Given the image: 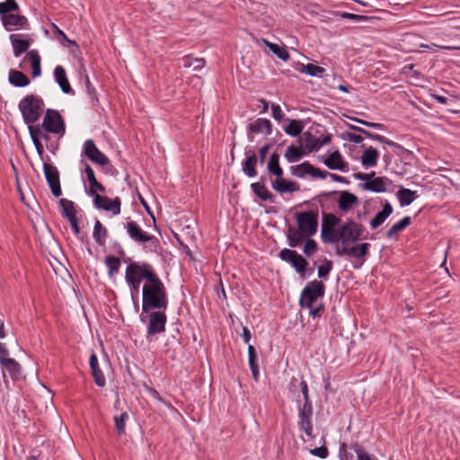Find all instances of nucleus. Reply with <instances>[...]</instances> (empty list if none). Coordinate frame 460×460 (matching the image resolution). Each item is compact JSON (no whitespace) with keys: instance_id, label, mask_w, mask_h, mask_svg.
<instances>
[{"instance_id":"nucleus-1","label":"nucleus","mask_w":460,"mask_h":460,"mask_svg":"<svg viewBox=\"0 0 460 460\" xmlns=\"http://www.w3.org/2000/svg\"><path fill=\"white\" fill-rule=\"evenodd\" d=\"M148 281L142 288V311L148 314L153 310H164L168 307V296L164 284L153 270L147 275Z\"/></svg>"},{"instance_id":"nucleus-2","label":"nucleus","mask_w":460,"mask_h":460,"mask_svg":"<svg viewBox=\"0 0 460 460\" xmlns=\"http://www.w3.org/2000/svg\"><path fill=\"white\" fill-rule=\"evenodd\" d=\"M324 293L325 286L319 280L309 282L301 292L299 304L302 308L309 310V314L313 318L320 317L323 312V303H318L317 300L323 297Z\"/></svg>"},{"instance_id":"nucleus-3","label":"nucleus","mask_w":460,"mask_h":460,"mask_svg":"<svg viewBox=\"0 0 460 460\" xmlns=\"http://www.w3.org/2000/svg\"><path fill=\"white\" fill-rule=\"evenodd\" d=\"M153 267L147 262H130L125 271V280L131 292H139L142 280L148 281L147 275L152 273Z\"/></svg>"},{"instance_id":"nucleus-4","label":"nucleus","mask_w":460,"mask_h":460,"mask_svg":"<svg viewBox=\"0 0 460 460\" xmlns=\"http://www.w3.org/2000/svg\"><path fill=\"white\" fill-rule=\"evenodd\" d=\"M18 107L24 122L26 124H34L41 116L44 102L38 95L28 94L20 101Z\"/></svg>"},{"instance_id":"nucleus-5","label":"nucleus","mask_w":460,"mask_h":460,"mask_svg":"<svg viewBox=\"0 0 460 460\" xmlns=\"http://www.w3.org/2000/svg\"><path fill=\"white\" fill-rule=\"evenodd\" d=\"M365 232L363 225L357 223L353 219L347 221L338 226V238L340 245H348L355 243L362 238Z\"/></svg>"},{"instance_id":"nucleus-6","label":"nucleus","mask_w":460,"mask_h":460,"mask_svg":"<svg viewBox=\"0 0 460 460\" xmlns=\"http://www.w3.org/2000/svg\"><path fill=\"white\" fill-rule=\"evenodd\" d=\"M318 216L317 210L303 211L296 214L297 226L305 235L312 236L316 234Z\"/></svg>"},{"instance_id":"nucleus-7","label":"nucleus","mask_w":460,"mask_h":460,"mask_svg":"<svg viewBox=\"0 0 460 460\" xmlns=\"http://www.w3.org/2000/svg\"><path fill=\"white\" fill-rule=\"evenodd\" d=\"M45 131L63 136L65 134V122L58 111L48 109L42 121Z\"/></svg>"},{"instance_id":"nucleus-8","label":"nucleus","mask_w":460,"mask_h":460,"mask_svg":"<svg viewBox=\"0 0 460 460\" xmlns=\"http://www.w3.org/2000/svg\"><path fill=\"white\" fill-rule=\"evenodd\" d=\"M124 227L129 237L136 243H144L149 242L158 243L159 242L155 236L143 231L135 221H128Z\"/></svg>"},{"instance_id":"nucleus-9","label":"nucleus","mask_w":460,"mask_h":460,"mask_svg":"<svg viewBox=\"0 0 460 460\" xmlns=\"http://www.w3.org/2000/svg\"><path fill=\"white\" fill-rule=\"evenodd\" d=\"M279 257L282 261L289 262L301 274H304L308 265L307 261L302 255L288 248L282 249L279 253Z\"/></svg>"},{"instance_id":"nucleus-10","label":"nucleus","mask_w":460,"mask_h":460,"mask_svg":"<svg viewBox=\"0 0 460 460\" xmlns=\"http://www.w3.org/2000/svg\"><path fill=\"white\" fill-rule=\"evenodd\" d=\"M43 171L51 193L55 197H60L62 190L60 186L59 172L53 164L44 163Z\"/></svg>"},{"instance_id":"nucleus-11","label":"nucleus","mask_w":460,"mask_h":460,"mask_svg":"<svg viewBox=\"0 0 460 460\" xmlns=\"http://www.w3.org/2000/svg\"><path fill=\"white\" fill-rule=\"evenodd\" d=\"M370 243H362L351 247L337 245L335 252L339 256H349L358 260L364 259L369 252Z\"/></svg>"},{"instance_id":"nucleus-12","label":"nucleus","mask_w":460,"mask_h":460,"mask_svg":"<svg viewBox=\"0 0 460 460\" xmlns=\"http://www.w3.org/2000/svg\"><path fill=\"white\" fill-rule=\"evenodd\" d=\"M164 310L149 312V323L147 325V334L155 335L161 333L165 330L167 316Z\"/></svg>"},{"instance_id":"nucleus-13","label":"nucleus","mask_w":460,"mask_h":460,"mask_svg":"<svg viewBox=\"0 0 460 460\" xmlns=\"http://www.w3.org/2000/svg\"><path fill=\"white\" fill-rule=\"evenodd\" d=\"M84 155L87 156L93 163L102 166H105L110 163L109 158L98 149L93 140L92 139H88L84 142Z\"/></svg>"},{"instance_id":"nucleus-14","label":"nucleus","mask_w":460,"mask_h":460,"mask_svg":"<svg viewBox=\"0 0 460 460\" xmlns=\"http://www.w3.org/2000/svg\"><path fill=\"white\" fill-rule=\"evenodd\" d=\"M93 204L97 208L110 211L115 216L120 213L121 200L119 197L111 199L107 196L95 195Z\"/></svg>"},{"instance_id":"nucleus-15","label":"nucleus","mask_w":460,"mask_h":460,"mask_svg":"<svg viewBox=\"0 0 460 460\" xmlns=\"http://www.w3.org/2000/svg\"><path fill=\"white\" fill-rule=\"evenodd\" d=\"M1 21L8 31L29 28V21L24 15L9 13L1 17Z\"/></svg>"},{"instance_id":"nucleus-16","label":"nucleus","mask_w":460,"mask_h":460,"mask_svg":"<svg viewBox=\"0 0 460 460\" xmlns=\"http://www.w3.org/2000/svg\"><path fill=\"white\" fill-rule=\"evenodd\" d=\"M332 194H339L338 207L342 212L349 211L358 203V198L348 190L324 193L323 196L329 197Z\"/></svg>"},{"instance_id":"nucleus-17","label":"nucleus","mask_w":460,"mask_h":460,"mask_svg":"<svg viewBox=\"0 0 460 460\" xmlns=\"http://www.w3.org/2000/svg\"><path fill=\"white\" fill-rule=\"evenodd\" d=\"M9 40L13 49V55L16 58L20 57L22 53L28 51L31 46V39L30 35L28 34H11L9 36Z\"/></svg>"},{"instance_id":"nucleus-18","label":"nucleus","mask_w":460,"mask_h":460,"mask_svg":"<svg viewBox=\"0 0 460 460\" xmlns=\"http://www.w3.org/2000/svg\"><path fill=\"white\" fill-rule=\"evenodd\" d=\"M249 133L248 137L250 141L253 140V135L258 133H264L266 135L271 134V123L267 119H257L248 126Z\"/></svg>"},{"instance_id":"nucleus-19","label":"nucleus","mask_w":460,"mask_h":460,"mask_svg":"<svg viewBox=\"0 0 460 460\" xmlns=\"http://www.w3.org/2000/svg\"><path fill=\"white\" fill-rule=\"evenodd\" d=\"M84 172L90 185L89 190H86V193L89 196H93L94 198L95 195H99L98 192L105 191V187L97 181L93 168L87 164H85Z\"/></svg>"},{"instance_id":"nucleus-20","label":"nucleus","mask_w":460,"mask_h":460,"mask_svg":"<svg viewBox=\"0 0 460 460\" xmlns=\"http://www.w3.org/2000/svg\"><path fill=\"white\" fill-rule=\"evenodd\" d=\"M323 164L330 170H339L341 172L349 171L348 163L344 162L339 151L332 153L324 161Z\"/></svg>"},{"instance_id":"nucleus-21","label":"nucleus","mask_w":460,"mask_h":460,"mask_svg":"<svg viewBox=\"0 0 460 460\" xmlns=\"http://www.w3.org/2000/svg\"><path fill=\"white\" fill-rule=\"evenodd\" d=\"M246 159L242 164V170L243 173L249 177L253 178L257 175L256 164L258 157L253 151H246Z\"/></svg>"},{"instance_id":"nucleus-22","label":"nucleus","mask_w":460,"mask_h":460,"mask_svg":"<svg viewBox=\"0 0 460 460\" xmlns=\"http://www.w3.org/2000/svg\"><path fill=\"white\" fill-rule=\"evenodd\" d=\"M271 186L274 190L277 192L283 194L286 192H296L298 191L300 189V186L296 181H287L285 179L282 180H274L271 182Z\"/></svg>"},{"instance_id":"nucleus-23","label":"nucleus","mask_w":460,"mask_h":460,"mask_svg":"<svg viewBox=\"0 0 460 460\" xmlns=\"http://www.w3.org/2000/svg\"><path fill=\"white\" fill-rule=\"evenodd\" d=\"M89 363L95 384L100 387H103L106 384V379L99 367L98 358L94 353L91 355Z\"/></svg>"},{"instance_id":"nucleus-24","label":"nucleus","mask_w":460,"mask_h":460,"mask_svg":"<svg viewBox=\"0 0 460 460\" xmlns=\"http://www.w3.org/2000/svg\"><path fill=\"white\" fill-rule=\"evenodd\" d=\"M330 142V135H327L323 138H318L308 133L305 135V146L309 152H312L314 150H318L320 147Z\"/></svg>"},{"instance_id":"nucleus-25","label":"nucleus","mask_w":460,"mask_h":460,"mask_svg":"<svg viewBox=\"0 0 460 460\" xmlns=\"http://www.w3.org/2000/svg\"><path fill=\"white\" fill-rule=\"evenodd\" d=\"M54 76L56 82L58 84L60 89L64 93H70L73 92L70 84L67 80L66 70L63 66H56L54 70Z\"/></svg>"},{"instance_id":"nucleus-26","label":"nucleus","mask_w":460,"mask_h":460,"mask_svg":"<svg viewBox=\"0 0 460 460\" xmlns=\"http://www.w3.org/2000/svg\"><path fill=\"white\" fill-rule=\"evenodd\" d=\"M379 154L373 146L365 147L361 155V164L363 166L369 168L377 164Z\"/></svg>"},{"instance_id":"nucleus-27","label":"nucleus","mask_w":460,"mask_h":460,"mask_svg":"<svg viewBox=\"0 0 460 460\" xmlns=\"http://www.w3.org/2000/svg\"><path fill=\"white\" fill-rule=\"evenodd\" d=\"M393 207L389 202H386L383 206V209L379 211L375 217L370 221V227L372 229H376L380 226L393 213Z\"/></svg>"},{"instance_id":"nucleus-28","label":"nucleus","mask_w":460,"mask_h":460,"mask_svg":"<svg viewBox=\"0 0 460 460\" xmlns=\"http://www.w3.org/2000/svg\"><path fill=\"white\" fill-rule=\"evenodd\" d=\"M59 205L61 207L62 216L66 217L68 221L77 217V210L75 208V204L72 200L62 198L59 199Z\"/></svg>"},{"instance_id":"nucleus-29","label":"nucleus","mask_w":460,"mask_h":460,"mask_svg":"<svg viewBox=\"0 0 460 460\" xmlns=\"http://www.w3.org/2000/svg\"><path fill=\"white\" fill-rule=\"evenodd\" d=\"M287 236L288 240V245L290 247H296L300 244L305 237H308L309 235H305V234L299 227L296 228L293 226H289L288 228Z\"/></svg>"},{"instance_id":"nucleus-30","label":"nucleus","mask_w":460,"mask_h":460,"mask_svg":"<svg viewBox=\"0 0 460 460\" xmlns=\"http://www.w3.org/2000/svg\"><path fill=\"white\" fill-rule=\"evenodd\" d=\"M251 189L254 195L263 201H273L274 196L266 188L264 183L253 182L251 184Z\"/></svg>"},{"instance_id":"nucleus-31","label":"nucleus","mask_w":460,"mask_h":460,"mask_svg":"<svg viewBox=\"0 0 460 460\" xmlns=\"http://www.w3.org/2000/svg\"><path fill=\"white\" fill-rule=\"evenodd\" d=\"M8 79L16 87H24L30 84V79L22 72L14 69L9 71Z\"/></svg>"},{"instance_id":"nucleus-32","label":"nucleus","mask_w":460,"mask_h":460,"mask_svg":"<svg viewBox=\"0 0 460 460\" xmlns=\"http://www.w3.org/2000/svg\"><path fill=\"white\" fill-rule=\"evenodd\" d=\"M0 364L9 372L13 379H18L21 376L22 367L13 358H8Z\"/></svg>"},{"instance_id":"nucleus-33","label":"nucleus","mask_w":460,"mask_h":460,"mask_svg":"<svg viewBox=\"0 0 460 460\" xmlns=\"http://www.w3.org/2000/svg\"><path fill=\"white\" fill-rule=\"evenodd\" d=\"M108 235L107 229L97 219L94 224L93 237L100 246H104Z\"/></svg>"},{"instance_id":"nucleus-34","label":"nucleus","mask_w":460,"mask_h":460,"mask_svg":"<svg viewBox=\"0 0 460 460\" xmlns=\"http://www.w3.org/2000/svg\"><path fill=\"white\" fill-rule=\"evenodd\" d=\"M364 188L367 190L378 193L386 191V184L382 177H373V179L364 183Z\"/></svg>"},{"instance_id":"nucleus-35","label":"nucleus","mask_w":460,"mask_h":460,"mask_svg":"<svg viewBox=\"0 0 460 460\" xmlns=\"http://www.w3.org/2000/svg\"><path fill=\"white\" fill-rule=\"evenodd\" d=\"M396 196L402 207L409 206L417 197L416 191L405 188L399 190Z\"/></svg>"},{"instance_id":"nucleus-36","label":"nucleus","mask_w":460,"mask_h":460,"mask_svg":"<svg viewBox=\"0 0 460 460\" xmlns=\"http://www.w3.org/2000/svg\"><path fill=\"white\" fill-rule=\"evenodd\" d=\"M27 58L29 59L31 69H32V76L37 77L41 74L40 68V57L37 50L33 49L28 52Z\"/></svg>"},{"instance_id":"nucleus-37","label":"nucleus","mask_w":460,"mask_h":460,"mask_svg":"<svg viewBox=\"0 0 460 460\" xmlns=\"http://www.w3.org/2000/svg\"><path fill=\"white\" fill-rule=\"evenodd\" d=\"M248 358H249V366L252 370V377L254 380H258L259 378V365L257 363V353L256 349L252 345L248 346Z\"/></svg>"},{"instance_id":"nucleus-38","label":"nucleus","mask_w":460,"mask_h":460,"mask_svg":"<svg viewBox=\"0 0 460 460\" xmlns=\"http://www.w3.org/2000/svg\"><path fill=\"white\" fill-rule=\"evenodd\" d=\"M411 219L410 217H404L402 220L394 224L386 233L387 238L394 237L396 234L405 229L411 225Z\"/></svg>"},{"instance_id":"nucleus-39","label":"nucleus","mask_w":460,"mask_h":460,"mask_svg":"<svg viewBox=\"0 0 460 460\" xmlns=\"http://www.w3.org/2000/svg\"><path fill=\"white\" fill-rule=\"evenodd\" d=\"M263 42L270 49V50L281 60L287 61L289 59L290 56L285 48L280 47L276 43L270 42L267 40H263Z\"/></svg>"},{"instance_id":"nucleus-40","label":"nucleus","mask_w":460,"mask_h":460,"mask_svg":"<svg viewBox=\"0 0 460 460\" xmlns=\"http://www.w3.org/2000/svg\"><path fill=\"white\" fill-rule=\"evenodd\" d=\"M304 155V153L301 150V147L291 145L288 146L285 152V158L288 163H295L299 161Z\"/></svg>"},{"instance_id":"nucleus-41","label":"nucleus","mask_w":460,"mask_h":460,"mask_svg":"<svg viewBox=\"0 0 460 460\" xmlns=\"http://www.w3.org/2000/svg\"><path fill=\"white\" fill-rule=\"evenodd\" d=\"M341 219L337 216H335L332 213H323V219H322V227L323 228H329V229H335V227L340 226Z\"/></svg>"},{"instance_id":"nucleus-42","label":"nucleus","mask_w":460,"mask_h":460,"mask_svg":"<svg viewBox=\"0 0 460 460\" xmlns=\"http://www.w3.org/2000/svg\"><path fill=\"white\" fill-rule=\"evenodd\" d=\"M300 72L309 75L311 76L322 77L323 73L325 72V69L322 66L309 63L306 65H302V69L300 70Z\"/></svg>"},{"instance_id":"nucleus-43","label":"nucleus","mask_w":460,"mask_h":460,"mask_svg":"<svg viewBox=\"0 0 460 460\" xmlns=\"http://www.w3.org/2000/svg\"><path fill=\"white\" fill-rule=\"evenodd\" d=\"M321 237L323 243H339L338 228L329 229L322 227Z\"/></svg>"},{"instance_id":"nucleus-44","label":"nucleus","mask_w":460,"mask_h":460,"mask_svg":"<svg viewBox=\"0 0 460 460\" xmlns=\"http://www.w3.org/2000/svg\"><path fill=\"white\" fill-rule=\"evenodd\" d=\"M303 123L297 119H291L288 126L285 128V132L292 137L298 136L303 130Z\"/></svg>"},{"instance_id":"nucleus-45","label":"nucleus","mask_w":460,"mask_h":460,"mask_svg":"<svg viewBox=\"0 0 460 460\" xmlns=\"http://www.w3.org/2000/svg\"><path fill=\"white\" fill-rule=\"evenodd\" d=\"M19 5L15 0H5L0 3V16L3 17L12 12L18 11Z\"/></svg>"},{"instance_id":"nucleus-46","label":"nucleus","mask_w":460,"mask_h":460,"mask_svg":"<svg viewBox=\"0 0 460 460\" xmlns=\"http://www.w3.org/2000/svg\"><path fill=\"white\" fill-rule=\"evenodd\" d=\"M289 169L291 173L298 178H304L310 173L309 162H304L300 164L290 166Z\"/></svg>"},{"instance_id":"nucleus-47","label":"nucleus","mask_w":460,"mask_h":460,"mask_svg":"<svg viewBox=\"0 0 460 460\" xmlns=\"http://www.w3.org/2000/svg\"><path fill=\"white\" fill-rule=\"evenodd\" d=\"M105 264L109 270V275L112 276L116 272H118L120 267V260L115 256H106L105 257Z\"/></svg>"},{"instance_id":"nucleus-48","label":"nucleus","mask_w":460,"mask_h":460,"mask_svg":"<svg viewBox=\"0 0 460 460\" xmlns=\"http://www.w3.org/2000/svg\"><path fill=\"white\" fill-rule=\"evenodd\" d=\"M350 449L355 452L357 460H376L358 443L352 444Z\"/></svg>"},{"instance_id":"nucleus-49","label":"nucleus","mask_w":460,"mask_h":460,"mask_svg":"<svg viewBox=\"0 0 460 460\" xmlns=\"http://www.w3.org/2000/svg\"><path fill=\"white\" fill-rule=\"evenodd\" d=\"M311 418L312 417H299L298 425L300 429L304 430L310 438H313L314 435Z\"/></svg>"},{"instance_id":"nucleus-50","label":"nucleus","mask_w":460,"mask_h":460,"mask_svg":"<svg viewBox=\"0 0 460 460\" xmlns=\"http://www.w3.org/2000/svg\"><path fill=\"white\" fill-rule=\"evenodd\" d=\"M128 419L127 412H122L119 416L114 417L115 427L119 435L125 433L126 420Z\"/></svg>"},{"instance_id":"nucleus-51","label":"nucleus","mask_w":460,"mask_h":460,"mask_svg":"<svg viewBox=\"0 0 460 460\" xmlns=\"http://www.w3.org/2000/svg\"><path fill=\"white\" fill-rule=\"evenodd\" d=\"M332 269V261L325 259L323 263L318 267V277L320 279H326Z\"/></svg>"},{"instance_id":"nucleus-52","label":"nucleus","mask_w":460,"mask_h":460,"mask_svg":"<svg viewBox=\"0 0 460 460\" xmlns=\"http://www.w3.org/2000/svg\"><path fill=\"white\" fill-rule=\"evenodd\" d=\"M354 454L355 452L349 448L348 449V447L345 443H342L340 446V457L341 460H354Z\"/></svg>"},{"instance_id":"nucleus-53","label":"nucleus","mask_w":460,"mask_h":460,"mask_svg":"<svg viewBox=\"0 0 460 460\" xmlns=\"http://www.w3.org/2000/svg\"><path fill=\"white\" fill-rule=\"evenodd\" d=\"M313 405L311 400L304 401L303 406L299 409L298 417H312Z\"/></svg>"},{"instance_id":"nucleus-54","label":"nucleus","mask_w":460,"mask_h":460,"mask_svg":"<svg viewBox=\"0 0 460 460\" xmlns=\"http://www.w3.org/2000/svg\"><path fill=\"white\" fill-rule=\"evenodd\" d=\"M280 168V165H279V155L278 153H273L271 154L270 157V160H269V163H268V165H267V169L268 171H274L276 169H279Z\"/></svg>"},{"instance_id":"nucleus-55","label":"nucleus","mask_w":460,"mask_h":460,"mask_svg":"<svg viewBox=\"0 0 460 460\" xmlns=\"http://www.w3.org/2000/svg\"><path fill=\"white\" fill-rule=\"evenodd\" d=\"M317 250V244L314 240L308 239L304 245V252L307 256L313 255Z\"/></svg>"},{"instance_id":"nucleus-56","label":"nucleus","mask_w":460,"mask_h":460,"mask_svg":"<svg viewBox=\"0 0 460 460\" xmlns=\"http://www.w3.org/2000/svg\"><path fill=\"white\" fill-rule=\"evenodd\" d=\"M309 170H310L309 175H311L314 178L325 179L329 174V172L327 171H322L321 169L316 168L314 165H312L310 163H309Z\"/></svg>"},{"instance_id":"nucleus-57","label":"nucleus","mask_w":460,"mask_h":460,"mask_svg":"<svg viewBox=\"0 0 460 460\" xmlns=\"http://www.w3.org/2000/svg\"><path fill=\"white\" fill-rule=\"evenodd\" d=\"M310 454L315 456H318L322 459H324L328 456L329 451L328 448L325 446H322L319 447H315L313 449H310Z\"/></svg>"},{"instance_id":"nucleus-58","label":"nucleus","mask_w":460,"mask_h":460,"mask_svg":"<svg viewBox=\"0 0 460 460\" xmlns=\"http://www.w3.org/2000/svg\"><path fill=\"white\" fill-rule=\"evenodd\" d=\"M28 125H29V132H30L31 137L33 138L35 137L36 138L40 139L42 132L44 131V128H42V124L36 125V126H33V124H28Z\"/></svg>"},{"instance_id":"nucleus-59","label":"nucleus","mask_w":460,"mask_h":460,"mask_svg":"<svg viewBox=\"0 0 460 460\" xmlns=\"http://www.w3.org/2000/svg\"><path fill=\"white\" fill-rule=\"evenodd\" d=\"M85 89H86V93H87L88 96L90 97V99L92 101L95 100L96 99V92L87 75L85 76Z\"/></svg>"},{"instance_id":"nucleus-60","label":"nucleus","mask_w":460,"mask_h":460,"mask_svg":"<svg viewBox=\"0 0 460 460\" xmlns=\"http://www.w3.org/2000/svg\"><path fill=\"white\" fill-rule=\"evenodd\" d=\"M271 110H272V116L275 119L280 120L283 118L284 114H283L282 110L279 107V105L272 104Z\"/></svg>"},{"instance_id":"nucleus-61","label":"nucleus","mask_w":460,"mask_h":460,"mask_svg":"<svg viewBox=\"0 0 460 460\" xmlns=\"http://www.w3.org/2000/svg\"><path fill=\"white\" fill-rule=\"evenodd\" d=\"M269 149H270V145H265L263 146H261L260 149H259V162L261 164H264L265 162V159H266V155L269 152Z\"/></svg>"},{"instance_id":"nucleus-62","label":"nucleus","mask_w":460,"mask_h":460,"mask_svg":"<svg viewBox=\"0 0 460 460\" xmlns=\"http://www.w3.org/2000/svg\"><path fill=\"white\" fill-rule=\"evenodd\" d=\"M375 175H376L375 172H371L370 173L358 172V173L354 174V177L358 180L367 181H370V179H372Z\"/></svg>"},{"instance_id":"nucleus-63","label":"nucleus","mask_w":460,"mask_h":460,"mask_svg":"<svg viewBox=\"0 0 460 460\" xmlns=\"http://www.w3.org/2000/svg\"><path fill=\"white\" fill-rule=\"evenodd\" d=\"M300 386H301V392L303 394L304 401L310 400L308 385H307V384H306V382L305 380H302L300 382Z\"/></svg>"},{"instance_id":"nucleus-64","label":"nucleus","mask_w":460,"mask_h":460,"mask_svg":"<svg viewBox=\"0 0 460 460\" xmlns=\"http://www.w3.org/2000/svg\"><path fill=\"white\" fill-rule=\"evenodd\" d=\"M364 135H365L367 137H368V138H370V139H373V140H376V141H378V142H380V143H382V141H385V140H384V136L379 135V134L372 133V132H370V131H368V130H365Z\"/></svg>"}]
</instances>
